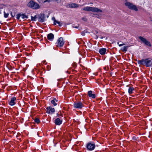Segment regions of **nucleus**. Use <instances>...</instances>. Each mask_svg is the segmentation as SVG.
Returning a JSON list of instances; mask_svg holds the SVG:
<instances>
[{
	"instance_id": "37998d69",
	"label": "nucleus",
	"mask_w": 152,
	"mask_h": 152,
	"mask_svg": "<svg viewBox=\"0 0 152 152\" xmlns=\"http://www.w3.org/2000/svg\"><path fill=\"white\" fill-rule=\"evenodd\" d=\"M91 4H93V3H91Z\"/></svg>"
},
{
	"instance_id": "aec40b11",
	"label": "nucleus",
	"mask_w": 152,
	"mask_h": 152,
	"mask_svg": "<svg viewBox=\"0 0 152 152\" xmlns=\"http://www.w3.org/2000/svg\"><path fill=\"white\" fill-rule=\"evenodd\" d=\"M78 7V5L77 4L73 3L70 6V7L71 8H75V7Z\"/></svg>"
},
{
	"instance_id": "39448f33",
	"label": "nucleus",
	"mask_w": 152,
	"mask_h": 152,
	"mask_svg": "<svg viewBox=\"0 0 152 152\" xmlns=\"http://www.w3.org/2000/svg\"><path fill=\"white\" fill-rule=\"evenodd\" d=\"M45 15L44 14L41 13L39 15V21L43 22L45 21Z\"/></svg>"
},
{
	"instance_id": "e433bc0d",
	"label": "nucleus",
	"mask_w": 152,
	"mask_h": 152,
	"mask_svg": "<svg viewBox=\"0 0 152 152\" xmlns=\"http://www.w3.org/2000/svg\"><path fill=\"white\" fill-rule=\"evenodd\" d=\"M73 28H78V26H73Z\"/></svg>"
},
{
	"instance_id": "72a5a7b5",
	"label": "nucleus",
	"mask_w": 152,
	"mask_h": 152,
	"mask_svg": "<svg viewBox=\"0 0 152 152\" xmlns=\"http://www.w3.org/2000/svg\"><path fill=\"white\" fill-rule=\"evenodd\" d=\"M34 18H35V20L37 18H38V19H39V15H36L34 17Z\"/></svg>"
},
{
	"instance_id": "a211bd4d",
	"label": "nucleus",
	"mask_w": 152,
	"mask_h": 152,
	"mask_svg": "<svg viewBox=\"0 0 152 152\" xmlns=\"http://www.w3.org/2000/svg\"><path fill=\"white\" fill-rule=\"evenodd\" d=\"M39 7V5L37 3H34V4L33 6V8L34 9H37Z\"/></svg>"
},
{
	"instance_id": "423d86ee",
	"label": "nucleus",
	"mask_w": 152,
	"mask_h": 152,
	"mask_svg": "<svg viewBox=\"0 0 152 152\" xmlns=\"http://www.w3.org/2000/svg\"><path fill=\"white\" fill-rule=\"evenodd\" d=\"M83 104L80 102H75L74 105L75 107L81 109L83 107Z\"/></svg>"
},
{
	"instance_id": "412c9836",
	"label": "nucleus",
	"mask_w": 152,
	"mask_h": 152,
	"mask_svg": "<svg viewBox=\"0 0 152 152\" xmlns=\"http://www.w3.org/2000/svg\"><path fill=\"white\" fill-rule=\"evenodd\" d=\"M129 47V46H124L123 47V48L122 49V50H123V51L126 52V51H127V48Z\"/></svg>"
},
{
	"instance_id": "6ab92c4d",
	"label": "nucleus",
	"mask_w": 152,
	"mask_h": 152,
	"mask_svg": "<svg viewBox=\"0 0 152 152\" xmlns=\"http://www.w3.org/2000/svg\"><path fill=\"white\" fill-rule=\"evenodd\" d=\"M134 89V88L133 87H130L129 88L128 92L130 94H132V91Z\"/></svg>"
},
{
	"instance_id": "c9c22d12",
	"label": "nucleus",
	"mask_w": 152,
	"mask_h": 152,
	"mask_svg": "<svg viewBox=\"0 0 152 152\" xmlns=\"http://www.w3.org/2000/svg\"><path fill=\"white\" fill-rule=\"evenodd\" d=\"M60 1V2L61 1V0H52L53 1H56L58 2V1Z\"/></svg>"
},
{
	"instance_id": "f03ea898",
	"label": "nucleus",
	"mask_w": 152,
	"mask_h": 152,
	"mask_svg": "<svg viewBox=\"0 0 152 152\" xmlns=\"http://www.w3.org/2000/svg\"><path fill=\"white\" fill-rule=\"evenodd\" d=\"M125 5L128 7L131 10H134L136 11H137L138 9L136 6L133 4L129 2L126 1L125 4Z\"/></svg>"
},
{
	"instance_id": "a19ab883",
	"label": "nucleus",
	"mask_w": 152,
	"mask_h": 152,
	"mask_svg": "<svg viewBox=\"0 0 152 152\" xmlns=\"http://www.w3.org/2000/svg\"><path fill=\"white\" fill-rule=\"evenodd\" d=\"M96 34H97L98 33V31H96Z\"/></svg>"
},
{
	"instance_id": "cd10ccee",
	"label": "nucleus",
	"mask_w": 152,
	"mask_h": 152,
	"mask_svg": "<svg viewBox=\"0 0 152 152\" xmlns=\"http://www.w3.org/2000/svg\"><path fill=\"white\" fill-rule=\"evenodd\" d=\"M117 44H118V45L119 46H123V45H125V44H124V43H123V44H120V42H118L117 43Z\"/></svg>"
},
{
	"instance_id": "1a4fd4ad",
	"label": "nucleus",
	"mask_w": 152,
	"mask_h": 152,
	"mask_svg": "<svg viewBox=\"0 0 152 152\" xmlns=\"http://www.w3.org/2000/svg\"><path fill=\"white\" fill-rule=\"evenodd\" d=\"M145 62V64L147 67L151 66L152 64L151 60H148V59H146Z\"/></svg>"
},
{
	"instance_id": "79ce46f5",
	"label": "nucleus",
	"mask_w": 152,
	"mask_h": 152,
	"mask_svg": "<svg viewBox=\"0 0 152 152\" xmlns=\"http://www.w3.org/2000/svg\"><path fill=\"white\" fill-rule=\"evenodd\" d=\"M37 135L38 136L39 135V134L38 133L37 134Z\"/></svg>"
},
{
	"instance_id": "2f4dec72",
	"label": "nucleus",
	"mask_w": 152,
	"mask_h": 152,
	"mask_svg": "<svg viewBox=\"0 0 152 152\" xmlns=\"http://www.w3.org/2000/svg\"><path fill=\"white\" fill-rule=\"evenodd\" d=\"M21 16V14H18L17 15V18L18 19H19L20 17Z\"/></svg>"
},
{
	"instance_id": "f8f14e48",
	"label": "nucleus",
	"mask_w": 152,
	"mask_h": 152,
	"mask_svg": "<svg viewBox=\"0 0 152 152\" xmlns=\"http://www.w3.org/2000/svg\"><path fill=\"white\" fill-rule=\"evenodd\" d=\"M16 100V98L15 97L11 98V100L10 102V104L11 105H13L15 104V101Z\"/></svg>"
},
{
	"instance_id": "0eeeda50",
	"label": "nucleus",
	"mask_w": 152,
	"mask_h": 152,
	"mask_svg": "<svg viewBox=\"0 0 152 152\" xmlns=\"http://www.w3.org/2000/svg\"><path fill=\"white\" fill-rule=\"evenodd\" d=\"M55 111V110L54 108H52V107L50 106L48 107L47 108V112L48 113H53Z\"/></svg>"
},
{
	"instance_id": "c85d7f7f",
	"label": "nucleus",
	"mask_w": 152,
	"mask_h": 152,
	"mask_svg": "<svg viewBox=\"0 0 152 152\" xmlns=\"http://www.w3.org/2000/svg\"><path fill=\"white\" fill-rule=\"evenodd\" d=\"M86 30H84V31L82 32L81 33V34L83 35V36H84L85 35V33H86Z\"/></svg>"
},
{
	"instance_id": "58836bf2",
	"label": "nucleus",
	"mask_w": 152,
	"mask_h": 152,
	"mask_svg": "<svg viewBox=\"0 0 152 152\" xmlns=\"http://www.w3.org/2000/svg\"><path fill=\"white\" fill-rule=\"evenodd\" d=\"M11 15L13 17H14L15 16V15H13L12 13H11Z\"/></svg>"
},
{
	"instance_id": "20e7f679",
	"label": "nucleus",
	"mask_w": 152,
	"mask_h": 152,
	"mask_svg": "<svg viewBox=\"0 0 152 152\" xmlns=\"http://www.w3.org/2000/svg\"><path fill=\"white\" fill-rule=\"evenodd\" d=\"M95 147V144L91 143H88L87 145V148L90 151H92L94 150Z\"/></svg>"
},
{
	"instance_id": "f3484780",
	"label": "nucleus",
	"mask_w": 152,
	"mask_h": 152,
	"mask_svg": "<svg viewBox=\"0 0 152 152\" xmlns=\"http://www.w3.org/2000/svg\"><path fill=\"white\" fill-rule=\"evenodd\" d=\"M145 60L144 59L138 61V63L139 64L144 65L145 64Z\"/></svg>"
},
{
	"instance_id": "dca6fc26",
	"label": "nucleus",
	"mask_w": 152,
	"mask_h": 152,
	"mask_svg": "<svg viewBox=\"0 0 152 152\" xmlns=\"http://www.w3.org/2000/svg\"><path fill=\"white\" fill-rule=\"evenodd\" d=\"M34 2L32 1H31L28 4V7L33 8L34 4Z\"/></svg>"
},
{
	"instance_id": "6e6552de",
	"label": "nucleus",
	"mask_w": 152,
	"mask_h": 152,
	"mask_svg": "<svg viewBox=\"0 0 152 152\" xmlns=\"http://www.w3.org/2000/svg\"><path fill=\"white\" fill-rule=\"evenodd\" d=\"M64 42L62 37H60L58 39V45L61 47L63 46Z\"/></svg>"
},
{
	"instance_id": "ea45409f",
	"label": "nucleus",
	"mask_w": 152,
	"mask_h": 152,
	"mask_svg": "<svg viewBox=\"0 0 152 152\" xmlns=\"http://www.w3.org/2000/svg\"><path fill=\"white\" fill-rule=\"evenodd\" d=\"M98 36L97 35H96V39H97L98 37Z\"/></svg>"
},
{
	"instance_id": "2eb2a0df",
	"label": "nucleus",
	"mask_w": 152,
	"mask_h": 152,
	"mask_svg": "<svg viewBox=\"0 0 152 152\" xmlns=\"http://www.w3.org/2000/svg\"><path fill=\"white\" fill-rule=\"evenodd\" d=\"M58 101L55 98H54L51 101L52 104H53L54 106H55L57 105L56 102H57Z\"/></svg>"
},
{
	"instance_id": "f257e3e1",
	"label": "nucleus",
	"mask_w": 152,
	"mask_h": 152,
	"mask_svg": "<svg viewBox=\"0 0 152 152\" xmlns=\"http://www.w3.org/2000/svg\"><path fill=\"white\" fill-rule=\"evenodd\" d=\"M83 10L88 11H91L93 12H102L101 10L96 7H86L83 8Z\"/></svg>"
},
{
	"instance_id": "b1692460",
	"label": "nucleus",
	"mask_w": 152,
	"mask_h": 152,
	"mask_svg": "<svg viewBox=\"0 0 152 152\" xmlns=\"http://www.w3.org/2000/svg\"><path fill=\"white\" fill-rule=\"evenodd\" d=\"M9 15V13H6L5 12H4V17L5 18H7L8 17Z\"/></svg>"
},
{
	"instance_id": "7c9ffc66",
	"label": "nucleus",
	"mask_w": 152,
	"mask_h": 152,
	"mask_svg": "<svg viewBox=\"0 0 152 152\" xmlns=\"http://www.w3.org/2000/svg\"><path fill=\"white\" fill-rule=\"evenodd\" d=\"M31 20L32 21H36L35 18H34V17L31 16Z\"/></svg>"
},
{
	"instance_id": "7ed1b4c3",
	"label": "nucleus",
	"mask_w": 152,
	"mask_h": 152,
	"mask_svg": "<svg viewBox=\"0 0 152 152\" xmlns=\"http://www.w3.org/2000/svg\"><path fill=\"white\" fill-rule=\"evenodd\" d=\"M139 38L142 41V42L144 43L145 45L150 47L151 46L150 42L147 40L146 39L141 36L139 37Z\"/></svg>"
},
{
	"instance_id": "9b49d317",
	"label": "nucleus",
	"mask_w": 152,
	"mask_h": 152,
	"mask_svg": "<svg viewBox=\"0 0 152 152\" xmlns=\"http://www.w3.org/2000/svg\"><path fill=\"white\" fill-rule=\"evenodd\" d=\"M106 51V49L105 48H102L99 50V52L101 54L104 55L105 54Z\"/></svg>"
},
{
	"instance_id": "4be33fe9",
	"label": "nucleus",
	"mask_w": 152,
	"mask_h": 152,
	"mask_svg": "<svg viewBox=\"0 0 152 152\" xmlns=\"http://www.w3.org/2000/svg\"><path fill=\"white\" fill-rule=\"evenodd\" d=\"M21 16L22 19H27L28 18V16L26 15L25 14H22V15H21Z\"/></svg>"
},
{
	"instance_id": "f704fd0d",
	"label": "nucleus",
	"mask_w": 152,
	"mask_h": 152,
	"mask_svg": "<svg viewBox=\"0 0 152 152\" xmlns=\"http://www.w3.org/2000/svg\"><path fill=\"white\" fill-rule=\"evenodd\" d=\"M37 0L40 3H42V0Z\"/></svg>"
},
{
	"instance_id": "bb28decb",
	"label": "nucleus",
	"mask_w": 152,
	"mask_h": 152,
	"mask_svg": "<svg viewBox=\"0 0 152 152\" xmlns=\"http://www.w3.org/2000/svg\"><path fill=\"white\" fill-rule=\"evenodd\" d=\"M56 23H57L58 24V25L59 26H61L62 25V23L61 22H59L57 21L56 22Z\"/></svg>"
},
{
	"instance_id": "4468645a",
	"label": "nucleus",
	"mask_w": 152,
	"mask_h": 152,
	"mask_svg": "<svg viewBox=\"0 0 152 152\" xmlns=\"http://www.w3.org/2000/svg\"><path fill=\"white\" fill-rule=\"evenodd\" d=\"M88 94L89 97H91L93 98H95V95L92 94V91H90L88 92Z\"/></svg>"
},
{
	"instance_id": "ddd939ff",
	"label": "nucleus",
	"mask_w": 152,
	"mask_h": 152,
	"mask_svg": "<svg viewBox=\"0 0 152 152\" xmlns=\"http://www.w3.org/2000/svg\"><path fill=\"white\" fill-rule=\"evenodd\" d=\"M47 37L49 40H52L54 38V36L52 33H50L48 35Z\"/></svg>"
},
{
	"instance_id": "5701e85b",
	"label": "nucleus",
	"mask_w": 152,
	"mask_h": 152,
	"mask_svg": "<svg viewBox=\"0 0 152 152\" xmlns=\"http://www.w3.org/2000/svg\"><path fill=\"white\" fill-rule=\"evenodd\" d=\"M34 121L37 124L39 123L40 122L38 118H36L34 119Z\"/></svg>"
},
{
	"instance_id": "c756f323",
	"label": "nucleus",
	"mask_w": 152,
	"mask_h": 152,
	"mask_svg": "<svg viewBox=\"0 0 152 152\" xmlns=\"http://www.w3.org/2000/svg\"><path fill=\"white\" fill-rule=\"evenodd\" d=\"M53 1L52 0H46L44 1V3H45L46 2H50Z\"/></svg>"
},
{
	"instance_id": "9d476101",
	"label": "nucleus",
	"mask_w": 152,
	"mask_h": 152,
	"mask_svg": "<svg viewBox=\"0 0 152 152\" xmlns=\"http://www.w3.org/2000/svg\"><path fill=\"white\" fill-rule=\"evenodd\" d=\"M62 121L60 120V119L58 118L55 120V123L57 125H60L62 122Z\"/></svg>"
},
{
	"instance_id": "a878e982",
	"label": "nucleus",
	"mask_w": 152,
	"mask_h": 152,
	"mask_svg": "<svg viewBox=\"0 0 152 152\" xmlns=\"http://www.w3.org/2000/svg\"><path fill=\"white\" fill-rule=\"evenodd\" d=\"M82 19L85 21H87V19L86 18V17L85 16L83 17L82 18Z\"/></svg>"
},
{
	"instance_id": "393cba45",
	"label": "nucleus",
	"mask_w": 152,
	"mask_h": 152,
	"mask_svg": "<svg viewBox=\"0 0 152 152\" xmlns=\"http://www.w3.org/2000/svg\"><path fill=\"white\" fill-rule=\"evenodd\" d=\"M52 20H53L54 21V25H56V22L57 21L55 19V18L54 17H53L52 18Z\"/></svg>"
},
{
	"instance_id": "473e14b6",
	"label": "nucleus",
	"mask_w": 152,
	"mask_h": 152,
	"mask_svg": "<svg viewBox=\"0 0 152 152\" xmlns=\"http://www.w3.org/2000/svg\"><path fill=\"white\" fill-rule=\"evenodd\" d=\"M138 137H133L132 138V139L133 140H137V139H138Z\"/></svg>"
},
{
	"instance_id": "4c0bfd02",
	"label": "nucleus",
	"mask_w": 152,
	"mask_h": 152,
	"mask_svg": "<svg viewBox=\"0 0 152 152\" xmlns=\"http://www.w3.org/2000/svg\"><path fill=\"white\" fill-rule=\"evenodd\" d=\"M150 20H151V21L152 22V17H150Z\"/></svg>"
}]
</instances>
